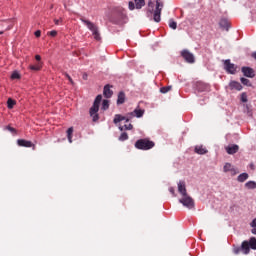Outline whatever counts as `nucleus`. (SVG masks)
Masks as SVG:
<instances>
[{
    "mask_svg": "<svg viewBox=\"0 0 256 256\" xmlns=\"http://www.w3.org/2000/svg\"><path fill=\"white\" fill-rule=\"evenodd\" d=\"M195 153H197L198 155H205V153H207V149L203 146H196Z\"/></svg>",
    "mask_w": 256,
    "mask_h": 256,
    "instance_id": "nucleus-19",
    "label": "nucleus"
},
{
    "mask_svg": "<svg viewBox=\"0 0 256 256\" xmlns=\"http://www.w3.org/2000/svg\"><path fill=\"white\" fill-rule=\"evenodd\" d=\"M148 5H149V7H153V6H152V5H153V3H151V2H149V4H148Z\"/></svg>",
    "mask_w": 256,
    "mask_h": 256,
    "instance_id": "nucleus-49",
    "label": "nucleus"
},
{
    "mask_svg": "<svg viewBox=\"0 0 256 256\" xmlns=\"http://www.w3.org/2000/svg\"><path fill=\"white\" fill-rule=\"evenodd\" d=\"M80 21L86 25V27L89 29V31L92 32V35L94 36V39L96 41H101V34L99 33V28L95 23L85 19V18H80Z\"/></svg>",
    "mask_w": 256,
    "mask_h": 256,
    "instance_id": "nucleus-2",
    "label": "nucleus"
},
{
    "mask_svg": "<svg viewBox=\"0 0 256 256\" xmlns=\"http://www.w3.org/2000/svg\"><path fill=\"white\" fill-rule=\"evenodd\" d=\"M101 109L107 111L109 109V100H103Z\"/></svg>",
    "mask_w": 256,
    "mask_h": 256,
    "instance_id": "nucleus-27",
    "label": "nucleus"
},
{
    "mask_svg": "<svg viewBox=\"0 0 256 256\" xmlns=\"http://www.w3.org/2000/svg\"><path fill=\"white\" fill-rule=\"evenodd\" d=\"M136 9H141L142 7H145V0H134Z\"/></svg>",
    "mask_w": 256,
    "mask_h": 256,
    "instance_id": "nucleus-23",
    "label": "nucleus"
},
{
    "mask_svg": "<svg viewBox=\"0 0 256 256\" xmlns=\"http://www.w3.org/2000/svg\"><path fill=\"white\" fill-rule=\"evenodd\" d=\"M224 69L227 73H230V75H235V73H237V66L231 63V60L229 59L224 61Z\"/></svg>",
    "mask_w": 256,
    "mask_h": 256,
    "instance_id": "nucleus-7",
    "label": "nucleus"
},
{
    "mask_svg": "<svg viewBox=\"0 0 256 256\" xmlns=\"http://www.w3.org/2000/svg\"><path fill=\"white\" fill-rule=\"evenodd\" d=\"M230 87L231 89H236V91H241V89H243V86H241V83L237 81L230 82Z\"/></svg>",
    "mask_w": 256,
    "mask_h": 256,
    "instance_id": "nucleus-16",
    "label": "nucleus"
},
{
    "mask_svg": "<svg viewBox=\"0 0 256 256\" xmlns=\"http://www.w3.org/2000/svg\"><path fill=\"white\" fill-rule=\"evenodd\" d=\"M242 253L244 255H249L251 249L256 251V238L251 237L249 240H245L241 244Z\"/></svg>",
    "mask_w": 256,
    "mask_h": 256,
    "instance_id": "nucleus-4",
    "label": "nucleus"
},
{
    "mask_svg": "<svg viewBox=\"0 0 256 256\" xmlns=\"http://www.w3.org/2000/svg\"><path fill=\"white\" fill-rule=\"evenodd\" d=\"M49 35H50L51 37H56L57 31L52 30V31L49 32Z\"/></svg>",
    "mask_w": 256,
    "mask_h": 256,
    "instance_id": "nucleus-39",
    "label": "nucleus"
},
{
    "mask_svg": "<svg viewBox=\"0 0 256 256\" xmlns=\"http://www.w3.org/2000/svg\"><path fill=\"white\" fill-rule=\"evenodd\" d=\"M128 7H129L130 11H133L135 9V3L129 2Z\"/></svg>",
    "mask_w": 256,
    "mask_h": 256,
    "instance_id": "nucleus-38",
    "label": "nucleus"
},
{
    "mask_svg": "<svg viewBox=\"0 0 256 256\" xmlns=\"http://www.w3.org/2000/svg\"><path fill=\"white\" fill-rule=\"evenodd\" d=\"M219 25L222 29H229V22L226 19L220 20Z\"/></svg>",
    "mask_w": 256,
    "mask_h": 256,
    "instance_id": "nucleus-22",
    "label": "nucleus"
},
{
    "mask_svg": "<svg viewBox=\"0 0 256 256\" xmlns=\"http://www.w3.org/2000/svg\"><path fill=\"white\" fill-rule=\"evenodd\" d=\"M8 131H11V133H15V128L11 126H7Z\"/></svg>",
    "mask_w": 256,
    "mask_h": 256,
    "instance_id": "nucleus-43",
    "label": "nucleus"
},
{
    "mask_svg": "<svg viewBox=\"0 0 256 256\" xmlns=\"http://www.w3.org/2000/svg\"><path fill=\"white\" fill-rule=\"evenodd\" d=\"M133 114H134V117L140 118V117H142L145 114V111L142 110V109H135L133 111Z\"/></svg>",
    "mask_w": 256,
    "mask_h": 256,
    "instance_id": "nucleus-21",
    "label": "nucleus"
},
{
    "mask_svg": "<svg viewBox=\"0 0 256 256\" xmlns=\"http://www.w3.org/2000/svg\"><path fill=\"white\" fill-rule=\"evenodd\" d=\"M133 117H135V114L133 112L127 113L126 114V123H129V121H131V119H133Z\"/></svg>",
    "mask_w": 256,
    "mask_h": 256,
    "instance_id": "nucleus-32",
    "label": "nucleus"
},
{
    "mask_svg": "<svg viewBox=\"0 0 256 256\" xmlns=\"http://www.w3.org/2000/svg\"><path fill=\"white\" fill-rule=\"evenodd\" d=\"M237 151H239V146L237 144H233L226 147V152L228 153V155H235Z\"/></svg>",
    "mask_w": 256,
    "mask_h": 256,
    "instance_id": "nucleus-12",
    "label": "nucleus"
},
{
    "mask_svg": "<svg viewBox=\"0 0 256 256\" xmlns=\"http://www.w3.org/2000/svg\"><path fill=\"white\" fill-rule=\"evenodd\" d=\"M70 136H73V127H70V128L67 130V137H70Z\"/></svg>",
    "mask_w": 256,
    "mask_h": 256,
    "instance_id": "nucleus-37",
    "label": "nucleus"
},
{
    "mask_svg": "<svg viewBox=\"0 0 256 256\" xmlns=\"http://www.w3.org/2000/svg\"><path fill=\"white\" fill-rule=\"evenodd\" d=\"M83 79H87V74H84V75H83Z\"/></svg>",
    "mask_w": 256,
    "mask_h": 256,
    "instance_id": "nucleus-48",
    "label": "nucleus"
},
{
    "mask_svg": "<svg viewBox=\"0 0 256 256\" xmlns=\"http://www.w3.org/2000/svg\"><path fill=\"white\" fill-rule=\"evenodd\" d=\"M121 121H127V116H123V115H121V114H116V115L114 116L113 122H114L115 124H117V123H121Z\"/></svg>",
    "mask_w": 256,
    "mask_h": 256,
    "instance_id": "nucleus-15",
    "label": "nucleus"
},
{
    "mask_svg": "<svg viewBox=\"0 0 256 256\" xmlns=\"http://www.w3.org/2000/svg\"><path fill=\"white\" fill-rule=\"evenodd\" d=\"M241 251H243V249H241V247H234L233 248V253L235 255H239L241 253Z\"/></svg>",
    "mask_w": 256,
    "mask_h": 256,
    "instance_id": "nucleus-34",
    "label": "nucleus"
},
{
    "mask_svg": "<svg viewBox=\"0 0 256 256\" xmlns=\"http://www.w3.org/2000/svg\"><path fill=\"white\" fill-rule=\"evenodd\" d=\"M241 101H242V103H247V94L246 93L241 94Z\"/></svg>",
    "mask_w": 256,
    "mask_h": 256,
    "instance_id": "nucleus-36",
    "label": "nucleus"
},
{
    "mask_svg": "<svg viewBox=\"0 0 256 256\" xmlns=\"http://www.w3.org/2000/svg\"><path fill=\"white\" fill-rule=\"evenodd\" d=\"M69 143H73V136H67Z\"/></svg>",
    "mask_w": 256,
    "mask_h": 256,
    "instance_id": "nucleus-45",
    "label": "nucleus"
},
{
    "mask_svg": "<svg viewBox=\"0 0 256 256\" xmlns=\"http://www.w3.org/2000/svg\"><path fill=\"white\" fill-rule=\"evenodd\" d=\"M35 37H41V30L35 32Z\"/></svg>",
    "mask_w": 256,
    "mask_h": 256,
    "instance_id": "nucleus-44",
    "label": "nucleus"
},
{
    "mask_svg": "<svg viewBox=\"0 0 256 256\" xmlns=\"http://www.w3.org/2000/svg\"><path fill=\"white\" fill-rule=\"evenodd\" d=\"M101 101H103V96L98 95L93 103V106L90 108V117H92V121H99V105H101Z\"/></svg>",
    "mask_w": 256,
    "mask_h": 256,
    "instance_id": "nucleus-1",
    "label": "nucleus"
},
{
    "mask_svg": "<svg viewBox=\"0 0 256 256\" xmlns=\"http://www.w3.org/2000/svg\"><path fill=\"white\" fill-rule=\"evenodd\" d=\"M181 55L186 63H195V55L189 50H182Z\"/></svg>",
    "mask_w": 256,
    "mask_h": 256,
    "instance_id": "nucleus-8",
    "label": "nucleus"
},
{
    "mask_svg": "<svg viewBox=\"0 0 256 256\" xmlns=\"http://www.w3.org/2000/svg\"><path fill=\"white\" fill-rule=\"evenodd\" d=\"M178 192L180 193V195H182V197H185V195H188L185 181L178 182Z\"/></svg>",
    "mask_w": 256,
    "mask_h": 256,
    "instance_id": "nucleus-10",
    "label": "nucleus"
},
{
    "mask_svg": "<svg viewBox=\"0 0 256 256\" xmlns=\"http://www.w3.org/2000/svg\"><path fill=\"white\" fill-rule=\"evenodd\" d=\"M125 103V93L119 92L118 99H117V105H123Z\"/></svg>",
    "mask_w": 256,
    "mask_h": 256,
    "instance_id": "nucleus-18",
    "label": "nucleus"
},
{
    "mask_svg": "<svg viewBox=\"0 0 256 256\" xmlns=\"http://www.w3.org/2000/svg\"><path fill=\"white\" fill-rule=\"evenodd\" d=\"M35 59H36V61H41V56L40 55H36Z\"/></svg>",
    "mask_w": 256,
    "mask_h": 256,
    "instance_id": "nucleus-46",
    "label": "nucleus"
},
{
    "mask_svg": "<svg viewBox=\"0 0 256 256\" xmlns=\"http://www.w3.org/2000/svg\"><path fill=\"white\" fill-rule=\"evenodd\" d=\"M67 79L70 81L71 85H73V78L69 76V74H66Z\"/></svg>",
    "mask_w": 256,
    "mask_h": 256,
    "instance_id": "nucleus-42",
    "label": "nucleus"
},
{
    "mask_svg": "<svg viewBox=\"0 0 256 256\" xmlns=\"http://www.w3.org/2000/svg\"><path fill=\"white\" fill-rule=\"evenodd\" d=\"M63 20L62 19H54L55 25H59Z\"/></svg>",
    "mask_w": 256,
    "mask_h": 256,
    "instance_id": "nucleus-41",
    "label": "nucleus"
},
{
    "mask_svg": "<svg viewBox=\"0 0 256 256\" xmlns=\"http://www.w3.org/2000/svg\"><path fill=\"white\" fill-rule=\"evenodd\" d=\"M250 227H252L251 233L253 235H256V218L252 220V222L250 223Z\"/></svg>",
    "mask_w": 256,
    "mask_h": 256,
    "instance_id": "nucleus-25",
    "label": "nucleus"
},
{
    "mask_svg": "<svg viewBox=\"0 0 256 256\" xmlns=\"http://www.w3.org/2000/svg\"><path fill=\"white\" fill-rule=\"evenodd\" d=\"M127 139H129L127 132H123L119 137V141H127Z\"/></svg>",
    "mask_w": 256,
    "mask_h": 256,
    "instance_id": "nucleus-28",
    "label": "nucleus"
},
{
    "mask_svg": "<svg viewBox=\"0 0 256 256\" xmlns=\"http://www.w3.org/2000/svg\"><path fill=\"white\" fill-rule=\"evenodd\" d=\"M42 67H43L42 62H38L36 65H30L31 71H41Z\"/></svg>",
    "mask_w": 256,
    "mask_h": 256,
    "instance_id": "nucleus-20",
    "label": "nucleus"
},
{
    "mask_svg": "<svg viewBox=\"0 0 256 256\" xmlns=\"http://www.w3.org/2000/svg\"><path fill=\"white\" fill-rule=\"evenodd\" d=\"M249 179V174L247 173H242L237 177V181L239 183H245V181H247Z\"/></svg>",
    "mask_w": 256,
    "mask_h": 256,
    "instance_id": "nucleus-17",
    "label": "nucleus"
},
{
    "mask_svg": "<svg viewBox=\"0 0 256 256\" xmlns=\"http://www.w3.org/2000/svg\"><path fill=\"white\" fill-rule=\"evenodd\" d=\"M250 169L255 170V165L254 164H250Z\"/></svg>",
    "mask_w": 256,
    "mask_h": 256,
    "instance_id": "nucleus-47",
    "label": "nucleus"
},
{
    "mask_svg": "<svg viewBox=\"0 0 256 256\" xmlns=\"http://www.w3.org/2000/svg\"><path fill=\"white\" fill-rule=\"evenodd\" d=\"M0 35H3V32H0Z\"/></svg>",
    "mask_w": 256,
    "mask_h": 256,
    "instance_id": "nucleus-50",
    "label": "nucleus"
},
{
    "mask_svg": "<svg viewBox=\"0 0 256 256\" xmlns=\"http://www.w3.org/2000/svg\"><path fill=\"white\" fill-rule=\"evenodd\" d=\"M20 78H21V75L17 71L13 72L11 75V79H20Z\"/></svg>",
    "mask_w": 256,
    "mask_h": 256,
    "instance_id": "nucleus-33",
    "label": "nucleus"
},
{
    "mask_svg": "<svg viewBox=\"0 0 256 256\" xmlns=\"http://www.w3.org/2000/svg\"><path fill=\"white\" fill-rule=\"evenodd\" d=\"M19 147H33V142L29 140L19 139L17 140Z\"/></svg>",
    "mask_w": 256,
    "mask_h": 256,
    "instance_id": "nucleus-13",
    "label": "nucleus"
},
{
    "mask_svg": "<svg viewBox=\"0 0 256 256\" xmlns=\"http://www.w3.org/2000/svg\"><path fill=\"white\" fill-rule=\"evenodd\" d=\"M245 187L247 189H256V182L255 181H248L246 184H245Z\"/></svg>",
    "mask_w": 256,
    "mask_h": 256,
    "instance_id": "nucleus-24",
    "label": "nucleus"
},
{
    "mask_svg": "<svg viewBox=\"0 0 256 256\" xmlns=\"http://www.w3.org/2000/svg\"><path fill=\"white\" fill-rule=\"evenodd\" d=\"M241 83L243 84V85H246L247 87H251V82L249 81V79H247V78H241Z\"/></svg>",
    "mask_w": 256,
    "mask_h": 256,
    "instance_id": "nucleus-31",
    "label": "nucleus"
},
{
    "mask_svg": "<svg viewBox=\"0 0 256 256\" xmlns=\"http://www.w3.org/2000/svg\"><path fill=\"white\" fill-rule=\"evenodd\" d=\"M155 147V142L149 140V138L139 139L135 142V148L141 151H149Z\"/></svg>",
    "mask_w": 256,
    "mask_h": 256,
    "instance_id": "nucleus-3",
    "label": "nucleus"
},
{
    "mask_svg": "<svg viewBox=\"0 0 256 256\" xmlns=\"http://www.w3.org/2000/svg\"><path fill=\"white\" fill-rule=\"evenodd\" d=\"M242 73L245 77H255V71L250 67H242Z\"/></svg>",
    "mask_w": 256,
    "mask_h": 256,
    "instance_id": "nucleus-11",
    "label": "nucleus"
},
{
    "mask_svg": "<svg viewBox=\"0 0 256 256\" xmlns=\"http://www.w3.org/2000/svg\"><path fill=\"white\" fill-rule=\"evenodd\" d=\"M103 95H104V97H106L107 99H110V97H113V91H112V89H111V86L106 85V86L104 87Z\"/></svg>",
    "mask_w": 256,
    "mask_h": 256,
    "instance_id": "nucleus-14",
    "label": "nucleus"
},
{
    "mask_svg": "<svg viewBox=\"0 0 256 256\" xmlns=\"http://www.w3.org/2000/svg\"><path fill=\"white\" fill-rule=\"evenodd\" d=\"M161 11H163V0H156V8L153 18L156 23L161 21Z\"/></svg>",
    "mask_w": 256,
    "mask_h": 256,
    "instance_id": "nucleus-6",
    "label": "nucleus"
},
{
    "mask_svg": "<svg viewBox=\"0 0 256 256\" xmlns=\"http://www.w3.org/2000/svg\"><path fill=\"white\" fill-rule=\"evenodd\" d=\"M169 191H170V193L173 195V197H176V195H175V188L170 187V188H169Z\"/></svg>",
    "mask_w": 256,
    "mask_h": 256,
    "instance_id": "nucleus-40",
    "label": "nucleus"
},
{
    "mask_svg": "<svg viewBox=\"0 0 256 256\" xmlns=\"http://www.w3.org/2000/svg\"><path fill=\"white\" fill-rule=\"evenodd\" d=\"M169 27L170 29H177V22H175L173 19L169 20Z\"/></svg>",
    "mask_w": 256,
    "mask_h": 256,
    "instance_id": "nucleus-29",
    "label": "nucleus"
},
{
    "mask_svg": "<svg viewBox=\"0 0 256 256\" xmlns=\"http://www.w3.org/2000/svg\"><path fill=\"white\" fill-rule=\"evenodd\" d=\"M7 105H8V109H13V107H15V100H13L11 98L8 99Z\"/></svg>",
    "mask_w": 256,
    "mask_h": 256,
    "instance_id": "nucleus-30",
    "label": "nucleus"
},
{
    "mask_svg": "<svg viewBox=\"0 0 256 256\" xmlns=\"http://www.w3.org/2000/svg\"><path fill=\"white\" fill-rule=\"evenodd\" d=\"M171 89V86H167V87H162L160 89V92L162 93H169V90Z\"/></svg>",
    "mask_w": 256,
    "mask_h": 256,
    "instance_id": "nucleus-35",
    "label": "nucleus"
},
{
    "mask_svg": "<svg viewBox=\"0 0 256 256\" xmlns=\"http://www.w3.org/2000/svg\"><path fill=\"white\" fill-rule=\"evenodd\" d=\"M119 129L120 131H123V129L126 131H131V129H133V124H125L124 126H120Z\"/></svg>",
    "mask_w": 256,
    "mask_h": 256,
    "instance_id": "nucleus-26",
    "label": "nucleus"
},
{
    "mask_svg": "<svg viewBox=\"0 0 256 256\" xmlns=\"http://www.w3.org/2000/svg\"><path fill=\"white\" fill-rule=\"evenodd\" d=\"M179 203H181L183 207H186L187 209H195V200H193L189 194L182 196V198L179 199Z\"/></svg>",
    "mask_w": 256,
    "mask_h": 256,
    "instance_id": "nucleus-5",
    "label": "nucleus"
},
{
    "mask_svg": "<svg viewBox=\"0 0 256 256\" xmlns=\"http://www.w3.org/2000/svg\"><path fill=\"white\" fill-rule=\"evenodd\" d=\"M224 173H230L232 177H235L239 173V170L237 168L233 167L231 163H226L223 167Z\"/></svg>",
    "mask_w": 256,
    "mask_h": 256,
    "instance_id": "nucleus-9",
    "label": "nucleus"
}]
</instances>
